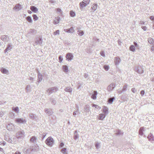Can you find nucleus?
<instances>
[{"label":"nucleus","instance_id":"1","mask_svg":"<svg viewBox=\"0 0 154 154\" xmlns=\"http://www.w3.org/2000/svg\"><path fill=\"white\" fill-rule=\"evenodd\" d=\"M54 140L51 137H48L45 140L46 144L49 146H52L54 143Z\"/></svg>","mask_w":154,"mask_h":154},{"label":"nucleus","instance_id":"13","mask_svg":"<svg viewBox=\"0 0 154 154\" xmlns=\"http://www.w3.org/2000/svg\"><path fill=\"white\" fill-rule=\"evenodd\" d=\"M0 38L4 42H7L9 39L7 35H2L1 36Z\"/></svg>","mask_w":154,"mask_h":154},{"label":"nucleus","instance_id":"58","mask_svg":"<svg viewBox=\"0 0 154 154\" xmlns=\"http://www.w3.org/2000/svg\"><path fill=\"white\" fill-rule=\"evenodd\" d=\"M59 60L60 62H61L63 60V58L61 56H60L59 57Z\"/></svg>","mask_w":154,"mask_h":154},{"label":"nucleus","instance_id":"2","mask_svg":"<svg viewBox=\"0 0 154 154\" xmlns=\"http://www.w3.org/2000/svg\"><path fill=\"white\" fill-rule=\"evenodd\" d=\"M58 90V88L56 87H54L48 89L46 91L49 94L55 93Z\"/></svg>","mask_w":154,"mask_h":154},{"label":"nucleus","instance_id":"3","mask_svg":"<svg viewBox=\"0 0 154 154\" xmlns=\"http://www.w3.org/2000/svg\"><path fill=\"white\" fill-rule=\"evenodd\" d=\"M25 133L23 130H20L16 134V137L18 139L22 138L23 137Z\"/></svg>","mask_w":154,"mask_h":154},{"label":"nucleus","instance_id":"19","mask_svg":"<svg viewBox=\"0 0 154 154\" xmlns=\"http://www.w3.org/2000/svg\"><path fill=\"white\" fill-rule=\"evenodd\" d=\"M12 45L11 44H8L7 45L6 49L4 51V52L6 53L8 51H11L12 48Z\"/></svg>","mask_w":154,"mask_h":154},{"label":"nucleus","instance_id":"50","mask_svg":"<svg viewBox=\"0 0 154 154\" xmlns=\"http://www.w3.org/2000/svg\"><path fill=\"white\" fill-rule=\"evenodd\" d=\"M134 46V47H135L136 48H137L138 49L139 48V45L137 44L136 42H134L133 43Z\"/></svg>","mask_w":154,"mask_h":154},{"label":"nucleus","instance_id":"62","mask_svg":"<svg viewBox=\"0 0 154 154\" xmlns=\"http://www.w3.org/2000/svg\"><path fill=\"white\" fill-rule=\"evenodd\" d=\"M145 22L143 21H140V24L141 25H144Z\"/></svg>","mask_w":154,"mask_h":154},{"label":"nucleus","instance_id":"26","mask_svg":"<svg viewBox=\"0 0 154 154\" xmlns=\"http://www.w3.org/2000/svg\"><path fill=\"white\" fill-rule=\"evenodd\" d=\"M79 5L81 10L83 9L84 7H85L87 6L86 4H85V2H84L83 1L79 3Z\"/></svg>","mask_w":154,"mask_h":154},{"label":"nucleus","instance_id":"59","mask_svg":"<svg viewBox=\"0 0 154 154\" xmlns=\"http://www.w3.org/2000/svg\"><path fill=\"white\" fill-rule=\"evenodd\" d=\"M54 35H56L57 34L59 35V30H57L55 31V32H54Z\"/></svg>","mask_w":154,"mask_h":154},{"label":"nucleus","instance_id":"46","mask_svg":"<svg viewBox=\"0 0 154 154\" xmlns=\"http://www.w3.org/2000/svg\"><path fill=\"white\" fill-rule=\"evenodd\" d=\"M6 140H7L8 142L13 143V142L12 141V140L10 138H6Z\"/></svg>","mask_w":154,"mask_h":154},{"label":"nucleus","instance_id":"43","mask_svg":"<svg viewBox=\"0 0 154 154\" xmlns=\"http://www.w3.org/2000/svg\"><path fill=\"white\" fill-rule=\"evenodd\" d=\"M114 99H115L114 97H112L110 98H109L108 100V103L110 104L112 103Z\"/></svg>","mask_w":154,"mask_h":154},{"label":"nucleus","instance_id":"7","mask_svg":"<svg viewBox=\"0 0 154 154\" xmlns=\"http://www.w3.org/2000/svg\"><path fill=\"white\" fill-rule=\"evenodd\" d=\"M116 85L114 83H111L109 85L107 88V89L109 91H112L115 87Z\"/></svg>","mask_w":154,"mask_h":154},{"label":"nucleus","instance_id":"32","mask_svg":"<svg viewBox=\"0 0 154 154\" xmlns=\"http://www.w3.org/2000/svg\"><path fill=\"white\" fill-rule=\"evenodd\" d=\"M63 69V71L65 72H68V67L66 65H63L62 66Z\"/></svg>","mask_w":154,"mask_h":154},{"label":"nucleus","instance_id":"15","mask_svg":"<svg viewBox=\"0 0 154 154\" xmlns=\"http://www.w3.org/2000/svg\"><path fill=\"white\" fill-rule=\"evenodd\" d=\"M97 4L95 3L92 5L91 8L90 9L91 12H93L95 11L97 9Z\"/></svg>","mask_w":154,"mask_h":154},{"label":"nucleus","instance_id":"55","mask_svg":"<svg viewBox=\"0 0 154 154\" xmlns=\"http://www.w3.org/2000/svg\"><path fill=\"white\" fill-rule=\"evenodd\" d=\"M131 91L133 93H135L137 91V90L135 88H132L131 89Z\"/></svg>","mask_w":154,"mask_h":154},{"label":"nucleus","instance_id":"12","mask_svg":"<svg viewBox=\"0 0 154 154\" xmlns=\"http://www.w3.org/2000/svg\"><path fill=\"white\" fill-rule=\"evenodd\" d=\"M37 76L38 80L37 82H36V84L38 85V83L40 82L42 80V75L40 73L38 72Z\"/></svg>","mask_w":154,"mask_h":154},{"label":"nucleus","instance_id":"37","mask_svg":"<svg viewBox=\"0 0 154 154\" xmlns=\"http://www.w3.org/2000/svg\"><path fill=\"white\" fill-rule=\"evenodd\" d=\"M67 32L69 33H72L74 32L73 27H72L70 28L67 29Z\"/></svg>","mask_w":154,"mask_h":154},{"label":"nucleus","instance_id":"44","mask_svg":"<svg viewBox=\"0 0 154 154\" xmlns=\"http://www.w3.org/2000/svg\"><path fill=\"white\" fill-rule=\"evenodd\" d=\"M70 14L72 17H74L75 15V13L72 11H70Z\"/></svg>","mask_w":154,"mask_h":154},{"label":"nucleus","instance_id":"61","mask_svg":"<svg viewBox=\"0 0 154 154\" xmlns=\"http://www.w3.org/2000/svg\"><path fill=\"white\" fill-rule=\"evenodd\" d=\"M141 28L144 31H146L147 29V27L146 26H142Z\"/></svg>","mask_w":154,"mask_h":154},{"label":"nucleus","instance_id":"51","mask_svg":"<svg viewBox=\"0 0 154 154\" xmlns=\"http://www.w3.org/2000/svg\"><path fill=\"white\" fill-rule=\"evenodd\" d=\"M46 133H43L42 134H41V136L42 137V139L43 140L45 137L46 135Z\"/></svg>","mask_w":154,"mask_h":154},{"label":"nucleus","instance_id":"23","mask_svg":"<svg viewBox=\"0 0 154 154\" xmlns=\"http://www.w3.org/2000/svg\"><path fill=\"white\" fill-rule=\"evenodd\" d=\"M127 87V85H125L123 86V88L121 90H120L119 92L120 94H121L125 91L126 90Z\"/></svg>","mask_w":154,"mask_h":154},{"label":"nucleus","instance_id":"16","mask_svg":"<svg viewBox=\"0 0 154 154\" xmlns=\"http://www.w3.org/2000/svg\"><path fill=\"white\" fill-rule=\"evenodd\" d=\"M45 112L48 116L51 115L53 113V112L51 109L48 108H46L45 109Z\"/></svg>","mask_w":154,"mask_h":154},{"label":"nucleus","instance_id":"63","mask_svg":"<svg viewBox=\"0 0 154 154\" xmlns=\"http://www.w3.org/2000/svg\"><path fill=\"white\" fill-rule=\"evenodd\" d=\"M4 114V113L2 111H0V117H2Z\"/></svg>","mask_w":154,"mask_h":154},{"label":"nucleus","instance_id":"31","mask_svg":"<svg viewBox=\"0 0 154 154\" xmlns=\"http://www.w3.org/2000/svg\"><path fill=\"white\" fill-rule=\"evenodd\" d=\"M144 131V128L143 127H141L139 130V134L142 136L143 134V131Z\"/></svg>","mask_w":154,"mask_h":154},{"label":"nucleus","instance_id":"40","mask_svg":"<svg viewBox=\"0 0 154 154\" xmlns=\"http://www.w3.org/2000/svg\"><path fill=\"white\" fill-rule=\"evenodd\" d=\"M123 134V133L119 129H118L116 131V133L117 135H122Z\"/></svg>","mask_w":154,"mask_h":154},{"label":"nucleus","instance_id":"29","mask_svg":"<svg viewBox=\"0 0 154 154\" xmlns=\"http://www.w3.org/2000/svg\"><path fill=\"white\" fill-rule=\"evenodd\" d=\"M148 42L151 45H154V40L151 38H149Z\"/></svg>","mask_w":154,"mask_h":154},{"label":"nucleus","instance_id":"47","mask_svg":"<svg viewBox=\"0 0 154 154\" xmlns=\"http://www.w3.org/2000/svg\"><path fill=\"white\" fill-rule=\"evenodd\" d=\"M32 17H33V20L34 21L37 20L38 19V17H37V16L36 14H33L32 15Z\"/></svg>","mask_w":154,"mask_h":154},{"label":"nucleus","instance_id":"24","mask_svg":"<svg viewBox=\"0 0 154 154\" xmlns=\"http://www.w3.org/2000/svg\"><path fill=\"white\" fill-rule=\"evenodd\" d=\"M74 135L73 138L75 140H76L79 138V134L77 133V130L75 131Z\"/></svg>","mask_w":154,"mask_h":154},{"label":"nucleus","instance_id":"17","mask_svg":"<svg viewBox=\"0 0 154 154\" xmlns=\"http://www.w3.org/2000/svg\"><path fill=\"white\" fill-rule=\"evenodd\" d=\"M147 138L149 140L151 143H153L154 140V137L152 134L151 133H150L147 137Z\"/></svg>","mask_w":154,"mask_h":154},{"label":"nucleus","instance_id":"33","mask_svg":"<svg viewBox=\"0 0 154 154\" xmlns=\"http://www.w3.org/2000/svg\"><path fill=\"white\" fill-rule=\"evenodd\" d=\"M26 19L30 23H32V17L29 16H28L26 18Z\"/></svg>","mask_w":154,"mask_h":154},{"label":"nucleus","instance_id":"53","mask_svg":"<svg viewBox=\"0 0 154 154\" xmlns=\"http://www.w3.org/2000/svg\"><path fill=\"white\" fill-rule=\"evenodd\" d=\"M95 147H96V148L98 149L99 147V146L100 144H99V143L97 142L95 143Z\"/></svg>","mask_w":154,"mask_h":154},{"label":"nucleus","instance_id":"11","mask_svg":"<svg viewBox=\"0 0 154 154\" xmlns=\"http://www.w3.org/2000/svg\"><path fill=\"white\" fill-rule=\"evenodd\" d=\"M66 59L68 61H71L73 59V55L72 53H69L66 54Z\"/></svg>","mask_w":154,"mask_h":154},{"label":"nucleus","instance_id":"36","mask_svg":"<svg viewBox=\"0 0 154 154\" xmlns=\"http://www.w3.org/2000/svg\"><path fill=\"white\" fill-rule=\"evenodd\" d=\"M130 50L133 52L135 51V47L134 45H131L129 47Z\"/></svg>","mask_w":154,"mask_h":154},{"label":"nucleus","instance_id":"20","mask_svg":"<svg viewBox=\"0 0 154 154\" xmlns=\"http://www.w3.org/2000/svg\"><path fill=\"white\" fill-rule=\"evenodd\" d=\"M23 151L24 153H25L27 154H32L30 148L29 149H24L23 150Z\"/></svg>","mask_w":154,"mask_h":154},{"label":"nucleus","instance_id":"42","mask_svg":"<svg viewBox=\"0 0 154 154\" xmlns=\"http://www.w3.org/2000/svg\"><path fill=\"white\" fill-rule=\"evenodd\" d=\"M77 110L74 111L73 113V115L75 117H76V116L77 115V112H78L79 107L77 106Z\"/></svg>","mask_w":154,"mask_h":154},{"label":"nucleus","instance_id":"56","mask_svg":"<svg viewBox=\"0 0 154 154\" xmlns=\"http://www.w3.org/2000/svg\"><path fill=\"white\" fill-rule=\"evenodd\" d=\"M145 92L144 90H142L140 91V94L142 96H143Z\"/></svg>","mask_w":154,"mask_h":154},{"label":"nucleus","instance_id":"14","mask_svg":"<svg viewBox=\"0 0 154 154\" xmlns=\"http://www.w3.org/2000/svg\"><path fill=\"white\" fill-rule=\"evenodd\" d=\"M37 138L35 136H33L31 137L30 141L31 143H33L35 144L37 143Z\"/></svg>","mask_w":154,"mask_h":154},{"label":"nucleus","instance_id":"45","mask_svg":"<svg viewBox=\"0 0 154 154\" xmlns=\"http://www.w3.org/2000/svg\"><path fill=\"white\" fill-rule=\"evenodd\" d=\"M92 106L93 107H95V108L98 109H101V107L98 106L97 105H96L94 104H92Z\"/></svg>","mask_w":154,"mask_h":154},{"label":"nucleus","instance_id":"4","mask_svg":"<svg viewBox=\"0 0 154 154\" xmlns=\"http://www.w3.org/2000/svg\"><path fill=\"white\" fill-rule=\"evenodd\" d=\"M84 112H83L84 115L88 114L90 111V106L88 105H86L84 107Z\"/></svg>","mask_w":154,"mask_h":154},{"label":"nucleus","instance_id":"28","mask_svg":"<svg viewBox=\"0 0 154 154\" xmlns=\"http://www.w3.org/2000/svg\"><path fill=\"white\" fill-rule=\"evenodd\" d=\"M64 91L66 92L71 93L72 92V88L70 87H66L65 88Z\"/></svg>","mask_w":154,"mask_h":154},{"label":"nucleus","instance_id":"6","mask_svg":"<svg viewBox=\"0 0 154 154\" xmlns=\"http://www.w3.org/2000/svg\"><path fill=\"white\" fill-rule=\"evenodd\" d=\"M23 8V7L20 4H17L13 8V10L16 11H18L21 10Z\"/></svg>","mask_w":154,"mask_h":154},{"label":"nucleus","instance_id":"54","mask_svg":"<svg viewBox=\"0 0 154 154\" xmlns=\"http://www.w3.org/2000/svg\"><path fill=\"white\" fill-rule=\"evenodd\" d=\"M51 103L52 104L55 105L56 104V101L55 100H53V99H51Z\"/></svg>","mask_w":154,"mask_h":154},{"label":"nucleus","instance_id":"10","mask_svg":"<svg viewBox=\"0 0 154 154\" xmlns=\"http://www.w3.org/2000/svg\"><path fill=\"white\" fill-rule=\"evenodd\" d=\"M97 94L96 91H93L92 92L90 93V95H91V97L94 100H95L97 98Z\"/></svg>","mask_w":154,"mask_h":154},{"label":"nucleus","instance_id":"60","mask_svg":"<svg viewBox=\"0 0 154 154\" xmlns=\"http://www.w3.org/2000/svg\"><path fill=\"white\" fill-rule=\"evenodd\" d=\"M66 148H63L61 150V152H63L64 151H66Z\"/></svg>","mask_w":154,"mask_h":154},{"label":"nucleus","instance_id":"18","mask_svg":"<svg viewBox=\"0 0 154 154\" xmlns=\"http://www.w3.org/2000/svg\"><path fill=\"white\" fill-rule=\"evenodd\" d=\"M16 122L18 123H23L26 122V120L23 118H17L15 120Z\"/></svg>","mask_w":154,"mask_h":154},{"label":"nucleus","instance_id":"35","mask_svg":"<svg viewBox=\"0 0 154 154\" xmlns=\"http://www.w3.org/2000/svg\"><path fill=\"white\" fill-rule=\"evenodd\" d=\"M1 71L4 74H6L8 72V71L6 69L3 68L1 69Z\"/></svg>","mask_w":154,"mask_h":154},{"label":"nucleus","instance_id":"64","mask_svg":"<svg viewBox=\"0 0 154 154\" xmlns=\"http://www.w3.org/2000/svg\"><path fill=\"white\" fill-rule=\"evenodd\" d=\"M150 19L152 20H154V17L153 16H151L150 17Z\"/></svg>","mask_w":154,"mask_h":154},{"label":"nucleus","instance_id":"21","mask_svg":"<svg viewBox=\"0 0 154 154\" xmlns=\"http://www.w3.org/2000/svg\"><path fill=\"white\" fill-rule=\"evenodd\" d=\"M30 8V10L34 13H36L38 11V9L35 6H31Z\"/></svg>","mask_w":154,"mask_h":154},{"label":"nucleus","instance_id":"27","mask_svg":"<svg viewBox=\"0 0 154 154\" xmlns=\"http://www.w3.org/2000/svg\"><path fill=\"white\" fill-rule=\"evenodd\" d=\"M106 114H101L99 115V119L103 120L106 116Z\"/></svg>","mask_w":154,"mask_h":154},{"label":"nucleus","instance_id":"48","mask_svg":"<svg viewBox=\"0 0 154 154\" xmlns=\"http://www.w3.org/2000/svg\"><path fill=\"white\" fill-rule=\"evenodd\" d=\"M103 68L105 70L107 71L109 69V66L108 65H105L103 66Z\"/></svg>","mask_w":154,"mask_h":154},{"label":"nucleus","instance_id":"39","mask_svg":"<svg viewBox=\"0 0 154 154\" xmlns=\"http://www.w3.org/2000/svg\"><path fill=\"white\" fill-rule=\"evenodd\" d=\"M77 33L80 36L83 35L84 34V32L81 30H78L77 32Z\"/></svg>","mask_w":154,"mask_h":154},{"label":"nucleus","instance_id":"52","mask_svg":"<svg viewBox=\"0 0 154 154\" xmlns=\"http://www.w3.org/2000/svg\"><path fill=\"white\" fill-rule=\"evenodd\" d=\"M30 86L29 85H28L26 87V90L27 92H28L30 90Z\"/></svg>","mask_w":154,"mask_h":154},{"label":"nucleus","instance_id":"38","mask_svg":"<svg viewBox=\"0 0 154 154\" xmlns=\"http://www.w3.org/2000/svg\"><path fill=\"white\" fill-rule=\"evenodd\" d=\"M36 32V30L33 29H30L29 32V33H32L33 34H35Z\"/></svg>","mask_w":154,"mask_h":154},{"label":"nucleus","instance_id":"9","mask_svg":"<svg viewBox=\"0 0 154 154\" xmlns=\"http://www.w3.org/2000/svg\"><path fill=\"white\" fill-rule=\"evenodd\" d=\"M30 148L31 149V152L32 153V154H33V153L37 152L38 150V146L37 145V144H36V145L35 146H32L30 147Z\"/></svg>","mask_w":154,"mask_h":154},{"label":"nucleus","instance_id":"30","mask_svg":"<svg viewBox=\"0 0 154 154\" xmlns=\"http://www.w3.org/2000/svg\"><path fill=\"white\" fill-rule=\"evenodd\" d=\"M103 112L105 114H106L107 113H108V109L106 107L104 106L103 108Z\"/></svg>","mask_w":154,"mask_h":154},{"label":"nucleus","instance_id":"49","mask_svg":"<svg viewBox=\"0 0 154 154\" xmlns=\"http://www.w3.org/2000/svg\"><path fill=\"white\" fill-rule=\"evenodd\" d=\"M83 1L84 2L85 4H86V5H88L90 2V0H83Z\"/></svg>","mask_w":154,"mask_h":154},{"label":"nucleus","instance_id":"22","mask_svg":"<svg viewBox=\"0 0 154 154\" xmlns=\"http://www.w3.org/2000/svg\"><path fill=\"white\" fill-rule=\"evenodd\" d=\"M60 20V18L59 17H55L53 23L54 24H57L59 23Z\"/></svg>","mask_w":154,"mask_h":154},{"label":"nucleus","instance_id":"34","mask_svg":"<svg viewBox=\"0 0 154 154\" xmlns=\"http://www.w3.org/2000/svg\"><path fill=\"white\" fill-rule=\"evenodd\" d=\"M29 116L30 118L32 119L33 120L35 118V115L33 113L29 114Z\"/></svg>","mask_w":154,"mask_h":154},{"label":"nucleus","instance_id":"8","mask_svg":"<svg viewBox=\"0 0 154 154\" xmlns=\"http://www.w3.org/2000/svg\"><path fill=\"white\" fill-rule=\"evenodd\" d=\"M42 37L36 38V40L35 41V44L36 45H42Z\"/></svg>","mask_w":154,"mask_h":154},{"label":"nucleus","instance_id":"57","mask_svg":"<svg viewBox=\"0 0 154 154\" xmlns=\"http://www.w3.org/2000/svg\"><path fill=\"white\" fill-rule=\"evenodd\" d=\"M100 54L103 57H105V54H104V52L103 51H101L100 52Z\"/></svg>","mask_w":154,"mask_h":154},{"label":"nucleus","instance_id":"5","mask_svg":"<svg viewBox=\"0 0 154 154\" xmlns=\"http://www.w3.org/2000/svg\"><path fill=\"white\" fill-rule=\"evenodd\" d=\"M135 69V71L139 74H142L143 73L144 71L143 68L142 66H136Z\"/></svg>","mask_w":154,"mask_h":154},{"label":"nucleus","instance_id":"41","mask_svg":"<svg viewBox=\"0 0 154 154\" xmlns=\"http://www.w3.org/2000/svg\"><path fill=\"white\" fill-rule=\"evenodd\" d=\"M12 109L17 113L19 111V108L18 107H13L12 108Z\"/></svg>","mask_w":154,"mask_h":154},{"label":"nucleus","instance_id":"25","mask_svg":"<svg viewBox=\"0 0 154 154\" xmlns=\"http://www.w3.org/2000/svg\"><path fill=\"white\" fill-rule=\"evenodd\" d=\"M120 59L118 57L115 58V63L116 65L118 64L120 62Z\"/></svg>","mask_w":154,"mask_h":154}]
</instances>
